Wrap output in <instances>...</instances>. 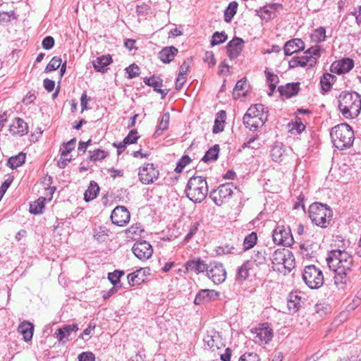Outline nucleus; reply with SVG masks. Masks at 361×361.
Wrapping results in <instances>:
<instances>
[{
    "mask_svg": "<svg viewBox=\"0 0 361 361\" xmlns=\"http://www.w3.org/2000/svg\"><path fill=\"white\" fill-rule=\"evenodd\" d=\"M338 109L346 118L357 117L361 111V97L355 92H342L338 97Z\"/></svg>",
    "mask_w": 361,
    "mask_h": 361,
    "instance_id": "obj_1",
    "label": "nucleus"
},
{
    "mask_svg": "<svg viewBox=\"0 0 361 361\" xmlns=\"http://www.w3.org/2000/svg\"><path fill=\"white\" fill-rule=\"evenodd\" d=\"M330 135L334 145L340 150L350 148L354 141V132L347 123H341L332 128Z\"/></svg>",
    "mask_w": 361,
    "mask_h": 361,
    "instance_id": "obj_2",
    "label": "nucleus"
},
{
    "mask_svg": "<svg viewBox=\"0 0 361 361\" xmlns=\"http://www.w3.org/2000/svg\"><path fill=\"white\" fill-rule=\"evenodd\" d=\"M326 262L329 267L332 270H338L350 273L353 265V257L351 255L345 250H333L326 257Z\"/></svg>",
    "mask_w": 361,
    "mask_h": 361,
    "instance_id": "obj_3",
    "label": "nucleus"
},
{
    "mask_svg": "<svg viewBox=\"0 0 361 361\" xmlns=\"http://www.w3.org/2000/svg\"><path fill=\"white\" fill-rule=\"evenodd\" d=\"M308 213L312 222L324 228L329 226L333 217V211L330 207L320 202L312 203Z\"/></svg>",
    "mask_w": 361,
    "mask_h": 361,
    "instance_id": "obj_4",
    "label": "nucleus"
},
{
    "mask_svg": "<svg viewBox=\"0 0 361 361\" xmlns=\"http://www.w3.org/2000/svg\"><path fill=\"white\" fill-rule=\"evenodd\" d=\"M271 261L274 271L280 273L290 272L295 267V257L292 252L286 248L276 250L271 255Z\"/></svg>",
    "mask_w": 361,
    "mask_h": 361,
    "instance_id": "obj_5",
    "label": "nucleus"
},
{
    "mask_svg": "<svg viewBox=\"0 0 361 361\" xmlns=\"http://www.w3.org/2000/svg\"><path fill=\"white\" fill-rule=\"evenodd\" d=\"M186 196L193 202H201L208 194L206 179L202 176H192L185 188Z\"/></svg>",
    "mask_w": 361,
    "mask_h": 361,
    "instance_id": "obj_6",
    "label": "nucleus"
},
{
    "mask_svg": "<svg viewBox=\"0 0 361 361\" xmlns=\"http://www.w3.org/2000/svg\"><path fill=\"white\" fill-rule=\"evenodd\" d=\"M302 280L310 288L318 289L324 284V275L315 265H308L303 269Z\"/></svg>",
    "mask_w": 361,
    "mask_h": 361,
    "instance_id": "obj_7",
    "label": "nucleus"
},
{
    "mask_svg": "<svg viewBox=\"0 0 361 361\" xmlns=\"http://www.w3.org/2000/svg\"><path fill=\"white\" fill-rule=\"evenodd\" d=\"M272 238L275 244L286 247H289L294 243V239L289 226H276L273 231Z\"/></svg>",
    "mask_w": 361,
    "mask_h": 361,
    "instance_id": "obj_8",
    "label": "nucleus"
},
{
    "mask_svg": "<svg viewBox=\"0 0 361 361\" xmlns=\"http://www.w3.org/2000/svg\"><path fill=\"white\" fill-rule=\"evenodd\" d=\"M159 176V171L152 163L145 164L139 168L138 177L140 182L148 185L157 180Z\"/></svg>",
    "mask_w": 361,
    "mask_h": 361,
    "instance_id": "obj_9",
    "label": "nucleus"
},
{
    "mask_svg": "<svg viewBox=\"0 0 361 361\" xmlns=\"http://www.w3.org/2000/svg\"><path fill=\"white\" fill-rule=\"evenodd\" d=\"M233 194L232 183L222 184L210 192L209 197L218 206H221Z\"/></svg>",
    "mask_w": 361,
    "mask_h": 361,
    "instance_id": "obj_10",
    "label": "nucleus"
},
{
    "mask_svg": "<svg viewBox=\"0 0 361 361\" xmlns=\"http://www.w3.org/2000/svg\"><path fill=\"white\" fill-rule=\"evenodd\" d=\"M207 275L215 284H221L226 279V271L223 264L216 262H211L209 264Z\"/></svg>",
    "mask_w": 361,
    "mask_h": 361,
    "instance_id": "obj_11",
    "label": "nucleus"
},
{
    "mask_svg": "<svg viewBox=\"0 0 361 361\" xmlns=\"http://www.w3.org/2000/svg\"><path fill=\"white\" fill-rule=\"evenodd\" d=\"M132 251L136 257L142 261L150 258L153 253L152 245L146 240H140L135 243Z\"/></svg>",
    "mask_w": 361,
    "mask_h": 361,
    "instance_id": "obj_12",
    "label": "nucleus"
},
{
    "mask_svg": "<svg viewBox=\"0 0 361 361\" xmlns=\"http://www.w3.org/2000/svg\"><path fill=\"white\" fill-rule=\"evenodd\" d=\"M130 214L126 207L123 206L116 207L111 212V219L114 224L123 226L129 222Z\"/></svg>",
    "mask_w": 361,
    "mask_h": 361,
    "instance_id": "obj_13",
    "label": "nucleus"
},
{
    "mask_svg": "<svg viewBox=\"0 0 361 361\" xmlns=\"http://www.w3.org/2000/svg\"><path fill=\"white\" fill-rule=\"evenodd\" d=\"M255 341L260 344H267L271 341L274 336L272 329L267 324H262L255 329Z\"/></svg>",
    "mask_w": 361,
    "mask_h": 361,
    "instance_id": "obj_14",
    "label": "nucleus"
},
{
    "mask_svg": "<svg viewBox=\"0 0 361 361\" xmlns=\"http://www.w3.org/2000/svg\"><path fill=\"white\" fill-rule=\"evenodd\" d=\"M219 297V293L214 290L202 289L196 295L194 303L200 305L216 300Z\"/></svg>",
    "mask_w": 361,
    "mask_h": 361,
    "instance_id": "obj_15",
    "label": "nucleus"
},
{
    "mask_svg": "<svg viewBox=\"0 0 361 361\" xmlns=\"http://www.w3.org/2000/svg\"><path fill=\"white\" fill-rule=\"evenodd\" d=\"M353 67L354 61L350 58H345L333 63L331 66V71L341 75L349 72Z\"/></svg>",
    "mask_w": 361,
    "mask_h": 361,
    "instance_id": "obj_16",
    "label": "nucleus"
},
{
    "mask_svg": "<svg viewBox=\"0 0 361 361\" xmlns=\"http://www.w3.org/2000/svg\"><path fill=\"white\" fill-rule=\"evenodd\" d=\"M244 41L242 38L234 37L227 44V54L230 59H236L243 50Z\"/></svg>",
    "mask_w": 361,
    "mask_h": 361,
    "instance_id": "obj_17",
    "label": "nucleus"
},
{
    "mask_svg": "<svg viewBox=\"0 0 361 361\" xmlns=\"http://www.w3.org/2000/svg\"><path fill=\"white\" fill-rule=\"evenodd\" d=\"M305 43L299 38H295L286 42L283 47L284 54L290 56L294 53L304 50Z\"/></svg>",
    "mask_w": 361,
    "mask_h": 361,
    "instance_id": "obj_18",
    "label": "nucleus"
},
{
    "mask_svg": "<svg viewBox=\"0 0 361 361\" xmlns=\"http://www.w3.org/2000/svg\"><path fill=\"white\" fill-rule=\"evenodd\" d=\"M208 267L209 264H206L205 262L201 258L190 259L185 263L186 269L188 271H194L197 274L202 273L205 271H207Z\"/></svg>",
    "mask_w": 361,
    "mask_h": 361,
    "instance_id": "obj_19",
    "label": "nucleus"
},
{
    "mask_svg": "<svg viewBox=\"0 0 361 361\" xmlns=\"http://www.w3.org/2000/svg\"><path fill=\"white\" fill-rule=\"evenodd\" d=\"M9 131L13 135H24L28 132L27 125L22 118H16L9 126Z\"/></svg>",
    "mask_w": 361,
    "mask_h": 361,
    "instance_id": "obj_20",
    "label": "nucleus"
},
{
    "mask_svg": "<svg viewBox=\"0 0 361 361\" xmlns=\"http://www.w3.org/2000/svg\"><path fill=\"white\" fill-rule=\"evenodd\" d=\"M78 330L76 324L66 325L62 328L59 329L54 334V336L59 342L65 343L68 341V338L72 331H77Z\"/></svg>",
    "mask_w": 361,
    "mask_h": 361,
    "instance_id": "obj_21",
    "label": "nucleus"
},
{
    "mask_svg": "<svg viewBox=\"0 0 361 361\" xmlns=\"http://www.w3.org/2000/svg\"><path fill=\"white\" fill-rule=\"evenodd\" d=\"M111 63H112V59L110 55H102L94 60L92 65L96 71L104 73L108 70L107 66Z\"/></svg>",
    "mask_w": 361,
    "mask_h": 361,
    "instance_id": "obj_22",
    "label": "nucleus"
},
{
    "mask_svg": "<svg viewBox=\"0 0 361 361\" xmlns=\"http://www.w3.org/2000/svg\"><path fill=\"white\" fill-rule=\"evenodd\" d=\"M300 90L299 82L288 83L286 85L279 86L278 91L281 96H285L286 98H290L296 95Z\"/></svg>",
    "mask_w": 361,
    "mask_h": 361,
    "instance_id": "obj_23",
    "label": "nucleus"
},
{
    "mask_svg": "<svg viewBox=\"0 0 361 361\" xmlns=\"http://www.w3.org/2000/svg\"><path fill=\"white\" fill-rule=\"evenodd\" d=\"M18 331L23 335L25 341H30L33 336L34 325L31 322L24 321L18 326Z\"/></svg>",
    "mask_w": 361,
    "mask_h": 361,
    "instance_id": "obj_24",
    "label": "nucleus"
},
{
    "mask_svg": "<svg viewBox=\"0 0 361 361\" xmlns=\"http://www.w3.org/2000/svg\"><path fill=\"white\" fill-rule=\"evenodd\" d=\"M178 53V49L173 47H166L162 49L159 53V58L164 63L171 62Z\"/></svg>",
    "mask_w": 361,
    "mask_h": 361,
    "instance_id": "obj_25",
    "label": "nucleus"
},
{
    "mask_svg": "<svg viewBox=\"0 0 361 361\" xmlns=\"http://www.w3.org/2000/svg\"><path fill=\"white\" fill-rule=\"evenodd\" d=\"M252 269V262L246 261L237 269L235 280L242 282L248 279L250 271Z\"/></svg>",
    "mask_w": 361,
    "mask_h": 361,
    "instance_id": "obj_26",
    "label": "nucleus"
},
{
    "mask_svg": "<svg viewBox=\"0 0 361 361\" xmlns=\"http://www.w3.org/2000/svg\"><path fill=\"white\" fill-rule=\"evenodd\" d=\"M302 298L296 293H290L288 297L287 306L290 312H296L301 306Z\"/></svg>",
    "mask_w": 361,
    "mask_h": 361,
    "instance_id": "obj_27",
    "label": "nucleus"
},
{
    "mask_svg": "<svg viewBox=\"0 0 361 361\" xmlns=\"http://www.w3.org/2000/svg\"><path fill=\"white\" fill-rule=\"evenodd\" d=\"M264 122L265 119L262 116L243 118V124L251 130H255L258 128L262 127Z\"/></svg>",
    "mask_w": 361,
    "mask_h": 361,
    "instance_id": "obj_28",
    "label": "nucleus"
},
{
    "mask_svg": "<svg viewBox=\"0 0 361 361\" xmlns=\"http://www.w3.org/2000/svg\"><path fill=\"white\" fill-rule=\"evenodd\" d=\"M145 270L140 269L128 275V283L131 286L140 285L145 281Z\"/></svg>",
    "mask_w": 361,
    "mask_h": 361,
    "instance_id": "obj_29",
    "label": "nucleus"
},
{
    "mask_svg": "<svg viewBox=\"0 0 361 361\" xmlns=\"http://www.w3.org/2000/svg\"><path fill=\"white\" fill-rule=\"evenodd\" d=\"M336 78L335 75L329 73H326L322 75L320 79V85L322 87V93L323 94H326L331 90L333 83L336 80Z\"/></svg>",
    "mask_w": 361,
    "mask_h": 361,
    "instance_id": "obj_30",
    "label": "nucleus"
},
{
    "mask_svg": "<svg viewBox=\"0 0 361 361\" xmlns=\"http://www.w3.org/2000/svg\"><path fill=\"white\" fill-rule=\"evenodd\" d=\"M267 253L264 249L254 250L251 259L252 267L255 264L257 267L264 265L267 262Z\"/></svg>",
    "mask_w": 361,
    "mask_h": 361,
    "instance_id": "obj_31",
    "label": "nucleus"
},
{
    "mask_svg": "<svg viewBox=\"0 0 361 361\" xmlns=\"http://www.w3.org/2000/svg\"><path fill=\"white\" fill-rule=\"evenodd\" d=\"M99 192V187L95 181H91L88 188L84 193V200L88 202L97 197Z\"/></svg>",
    "mask_w": 361,
    "mask_h": 361,
    "instance_id": "obj_32",
    "label": "nucleus"
},
{
    "mask_svg": "<svg viewBox=\"0 0 361 361\" xmlns=\"http://www.w3.org/2000/svg\"><path fill=\"white\" fill-rule=\"evenodd\" d=\"M219 146L214 145L206 152L205 154L202 158V161L205 163L216 161L219 157Z\"/></svg>",
    "mask_w": 361,
    "mask_h": 361,
    "instance_id": "obj_33",
    "label": "nucleus"
},
{
    "mask_svg": "<svg viewBox=\"0 0 361 361\" xmlns=\"http://www.w3.org/2000/svg\"><path fill=\"white\" fill-rule=\"evenodd\" d=\"M94 240L99 243L105 242L109 237V230L105 226H97L93 229Z\"/></svg>",
    "mask_w": 361,
    "mask_h": 361,
    "instance_id": "obj_34",
    "label": "nucleus"
},
{
    "mask_svg": "<svg viewBox=\"0 0 361 361\" xmlns=\"http://www.w3.org/2000/svg\"><path fill=\"white\" fill-rule=\"evenodd\" d=\"M238 4L237 1H231L224 11V20L226 23L231 22L233 18L237 13Z\"/></svg>",
    "mask_w": 361,
    "mask_h": 361,
    "instance_id": "obj_35",
    "label": "nucleus"
},
{
    "mask_svg": "<svg viewBox=\"0 0 361 361\" xmlns=\"http://www.w3.org/2000/svg\"><path fill=\"white\" fill-rule=\"evenodd\" d=\"M25 161V154L20 152L16 156H13L8 159L7 165L12 169L21 166Z\"/></svg>",
    "mask_w": 361,
    "mask_h": 361,
    "instance_id": "obj_36",
    "label": "nucleus"
},
{
    "mask_svg": "<svg viewBox=\"0 0 361 361\" xmlns=\"http://www.w3.org/2000/svg\"><path fill=\"white\" fill-rule=\"evenodd\" d=\"M265 75L270 90V92L268 93V94L271 96L276 87V85L279 82V79L277 75L267 70L265 71Z\"/></svg>",
    "mask_w": 361,
    "mask_h": 361,
    "instance_id": "obj_37",
    "label": "nucleus"
},
{
    "mask_svg": "<svg viewBox=\"0 0 361 361\" xmlns=\"http://www.w3.org/2000/svg\"><path fill=\"white\" fill-rule=\"evenodd\" d=\"M219 338V334L215 331H212L211 334H207L204 337L203 341L205 345H207L209 349L214 350V348H218L217 341Z\"/></svg>",
    "mask_w": 361,
    "mask_h": 361,
    "instance_id": "obj_38",
    "label": "nucleus"
},
{
    "mask_svg": "<svg viewBox=\"0 0 361 361\" xmlns=\"http://www.w3.org/2000/svg\"><path fill=\"white\" fill-rule=\"evenodd\" d=\"M44 197H39L37 200L30 203V212L33 214H40L44 208Z\"/></svg>",
    "mask_w": 361,
    "mask_h": 361,
    "instance_id": "obj_39",
    "label": "nucleus"
},
{
    "mask_svg": "<svg viewBox=\"0 0 361 361\" xmlns=\"http://www.w3.org/2000/svg\"><path fill=\"white\" fill-rule=\"evenodd\" d=\"M278 6L277 4H271L267 5L263 7L260 10V17L263 20H265L266 21L271 20L274 15V11L276 10V7Z\"/></svg>",
    "mask_w": 361,
    "mask_h": 361,
    "instance_id": "obj_40",
    "label": "nucleus"
},
{
    "mask_svg": "<svg viewBox=\"0 0 361 361\" xmlns=\"http://www.w3.org/2000/svg\"><path fill=\"white\" fill-rule=\"evenodd\" d=\"M124 275V271L121 270H115L108 274V279L111 284L118 288H121L120 279Z\"/></svg>",
    "mask_w": 361,
    "mask_h": 361,
    "instance_id": "obj_41",
    "label": "nucleus"
},
{
    "mask_svg": "<svg viewBox=\"0 0 361 361\" xmlns=\"http://www.w3.org/2000/svg\"><path fill=\"white\" fill-rule=\"evenodd\" d=\"M169 120L170 114L169 112H166L162 115L155 133L157 135H161L163 131L168 129Z\"/></svg>",
    "mask_w": 361,
    "mask_h": 361,
    "instance_id": "obj_42",
    "label": "nucleus"
},
{
    "mask_svg": "<svg viewBox=\"0 0 361 361\" xmlns=\"http://www.w3.org/2000/svg\"><path fill=\"white\" fill-rule=\"evenodd\" d=\"M284 149L281 145H275L271 149L270 156L273 161L275 162H280L282 161V157L284 154Z\"/></svg>",
    "mask_w": 361,
    "mask_h": 361,
    "instance_id": "obj_43",
    "label": "nucleus"
},
{
    "mask_svg": "<svg viewBox=\"0 0 361 361\" xmlns=\"http://www.w3.org/2000/svg\"><path fill=\"white\" fill-rule=\"evenodd\" d=\"M311 40L316 43H319L326 39V29L324 27H319L315 29L310 35Z\"/></svg>",
    "mask_w": 361,
    "mask_h": 361,
    "instance_id": "obj_44",
    "label": "nucleus"
},
{
    "mask_svg": "<svg viewBox=\"0 0 361 361\" xmlns=\"http://www.w3.org/2000/svg\"><path fill=\"white\" fill-rule=\"evenodd\" d=\"M257 235L255 232H252L245 236L243 241V250H248L252 248L257 243Z\"/></svg>",
    "mask_w": 361,
    "mask_h": 361,
    "instance_id": "obj_45",
    "label": "nucleus"
},
{
    "mask_svg": "<svg viewBox=\"0 0 361 361\" xmlns=\"http://www.w3.org/2000/svg\"><path fill=\"white\" fill-rule=\"evenodd\" d=\"M335 272L334 276V283L339 288H343V286L346 284L348 281V275L349 273L345 272L343 274V271L341 273L338 270H333Z\"/></svg>",
    "mask_w": 361,
    "mask_h": 361,
    "instance_id": "obj_46",
    "label": "nucleus"
},
{
    "mask_svg": "<svg viewBox=\"0 0 361 361\" xmlns=\"http://www.w3.org/2000/svg\"><path fill=\"white\" fill-rule=\"evenodd\" d=\"M144 231L140 224H135L132 225L130 228L126 229V233L128 238H135V237L140 236Z\"/></svg>",
    "mask_w": 361,
    "mask_h": 361,
    "instance_id": "obj_47",
    "label": "nucleus"
},
{
    "mask_svg": "<svg viewBox=\"0 0 361 361\" xmlns=\"http://www.w3.org/2000/svg\"><path fill=\"white\" fill-rule=\"evenodd\" d=\"M304 54H306L313 61H315L316 64L318 59L321 56V48L318 45L311 47L304 52Z\"/></svg>",
    "mask_w": 361,
    "mask_h": 361,
    "instance_id": "obj_48",
    "label": "nucleus"
},
{
    "mask_svg": "<svg viewBox=\"0 0 361 361\" xmlns=\"http://www.w3.org/2000/svg\"><path fill=\"white\" fill-rule=\"evenodd\" d=\"M228 37L225 32H215L211 39V45L212 47L220 44L226 41Z\"/></svg>",
    "mask_w": 361,
    "mask_h": 361,
    "instance_id": "obj_49",
    "label": "nucleus"
},
{
    "mask_svg": "<svg viewBox=\"0 0 361 361\" xmlns=\"http://www.w3.org/2000/svg\"><path fill=\"white\" fill-rule=\"evenodd\" d=\"M314 245L312 244H309L308 243H305L300 245L301 252L303 256L306 257H312L315 254V250H314Z\"/></svg>",
    "mask_w": 361,
    "mask_h": 361,
    "instance_id": "obj_50",
    "label": "nucleus"
},
{
    "mask_svg": "<svg viewBox=\"0 0 361 361\" xmlns=\"http://www.w3.org/2000/svg\"><path fill=\"white\" fill-rule=\"evenodd\" d=\"M245 78L241 79L236 82L233 91V95L235 99L240 97L241 94H244V93L241 92L245 90Z\"/></svg>",
    "mask_w": 361,
    "mask_h": 361,
    "instance_id": "obj_51",
    "label": "nucleus"
},
{
    "mask_svg": "<svg viewBox=\"0 0 361 361\" xmlns=\"http://www.w3.org/2000/svg\"><path fill=\"white\" fill-rule=\"evenodd\" d=\"M236 252V249L233 245L226 244L222 246H219L216 249V252L218 255H224L228 254H233Z\"/></svg>",
    "mask_w": 361,
    "mask_h": 361,
    "instance_id": "obj_52",
    "label": "nucleus"
},
{
    "mask_svg": "<svg viewBox=\"0 0 361 361\" xmlns=\"http://www.w3.org/2000/svg\"><path fill=\"white\" fill-rule=\"evenodd\" d=\"M61 64V59L58 56H54L51 59L49 63L45 68L44 71L46 73L55 71L58 69Z\"/></svg>",
    "mask_w": 361,
    "mask_h": 361,
    "instance_id": "obj_53",
    "label": "nucleus"
},
{
    "mask_svg": "<svg viewBox=\"0 0 361 361\" xmlns=\"http://www.w3.org/2000/svg\"><path fill=\"white\" fill-rule=\"evenodd\" d=\"M191 161V159L188 155H183L178 161L175 171L181 173L184 168Z\"/></svg>",
    "mask_w": 361,
    "mask_h": 361,
    "instance_id": "obj_54",
    "label": "nucleus"
},
{
    "mask_svg": "<svg viewBox=\"0 0 361 361\" xmlns=\"http://www.w3.org/2000/svg\"><path fill=\"white\" fill-rule=\"evenodd\" d=\"M76 142V138H73L66 143H63V147L61 149V155H68L70 152L74 149Z\"/></svg>",
    "mask_w": 361,
    "mask_h": 361,
    "instance_id": "obj_55",
    "label": "nucleus"
},
{
    "mask_svg": "<svg viewBox=\"0 0 361 361\" xmlns=\"http://www.w3.org/2000/svg\"><path fill=\"white\" fill-rule=\"evenodd\" d=\"M299 60V65L301 67H305L307 66L308 68H312L314 66L315 61H313L311 58H310L306 54H304L303 56H298Z\"/></svg>",
    "mask_w": 361,
    "mask_h": 361,
    "instance_id": "obj_56",
    "label": "nucleus"
},
{
    "mask_svg": "<svg viewBox=\"0 0 361 361\" xmlns=\"http://www.w3.org/2000/svg\"><path fill=\"white\" fill-rule=\"evenodd\" d=\"M90 153H91L90 159L93 161L102 160L107 156L106 152L99 149H95L93 152L90 151Z\"/></svg>",
    "mask_w": 361,
    "mask_h": 361,
    "instance_id": "obj_57",
    "label": "nucleus"
},
{
    "mask_svg": "<svg viewBox=\"0 0 361 361\" xmlns=\"http://www.w3.org/2000/svg\"><path fill=\"white\" fill-rule=\"evenodd\" d=\"M305 128V126L302 122L301 118H295V121L292 124V127L290 131L292 133L300 134L302 131H303Z\"/></svg>",
    "mask_w": 361,
    "mask_h": 361,
    "instance_id": "obj_58",
    "label": "nucleus"
},
{
    "mask_svg": "<svg viewBox=\"0 0 361 361\" xmlns=\"http://www.w3.org/2000/svg\"><path fill=\"white\" fill-rule=\"evenodd\" d=\"M18 16H16L14 11L8 12L0 11V21L1 22H10L12 19L16 20Z\"/></svg>",
    "mask_w": 361,
    "mask_h": 361,
    "instance_id": "obj_59",
    "label": "nucleus"
},
{
    "mask_svg": "<svg viewBox=\"0 0 361 361\" xmlns=\"http://www.w3.org/2000/svg\"><path fill=\"white\" fill-rule=\"evenodd\" d=\"M139 67L135 63L130 65L126 68V72L128 74V78L132 79L139 75Z\"/></svg>",
    "mask_w": 361,
    "mask_h": 361,
    "instance_id": "obj_60",
    "label": "nucleus"
},
{
    "mask_svg": "<svg viewBox=\"0 0 361 361\" xmlns=\"http://www.w3.org/2000/svg\"><path fill=\"white\" fill-rule=\"evenodd\" d=\"M138 138L137 131L136 130H131L123 141L126 145H130L135 143Z\"/></svg>",
    "mask_w": 361,
    "mask_h": 361,
    "instance_id": "obj_61",
    "label": "nucleus"
},
{
    "mask_svg": "<svg viewBox=\"0 0 361 361\" xmlns=\"http://www.w3.org/2000/svg\"><path fill=\"white\" fill-rule=\"evenodd\" d=\"M257 139H258V135L255 134V135L250 137L249 140L246 142L243 143V145H242L243 148L250 147L252 149H258L260 146V144L255 142V140Z\"/></svg>",
    "mask_w": 361,
    "mask_h": 361,
    "instance_id": "obj_62",
    "label": "nucleus"
},
{
    "mask_svg": "<svg viewBox=\"0 0 361 361\" xmlns=\"http://www.w3.org/2000/svg\"><path fill=\"white\" fill-rule=\"evenodd\" d=\"M239 361H261V360L257 353H245L240 356Z\"/></svg>",
    "mask_w": 361,
    "mask_h": 361,
    "instance_id": "obj_63",
    "label": "nucleus"
},
{
    "mask_svg": "<svg viewBox=\"0 0 361 361\" xmlns=\"http://www.w3.org/2000/svg\"><path fill=\"white\" fill-rule=\"evenodd\" d=\"M78 361H95V356L92 352H83L78 355Z\"/></svg>",
    "mask_w": 361,
    "mask_h": 361,
    "instance_id": "obj_64",
    "label": "nucleus"
}]
</instances>
